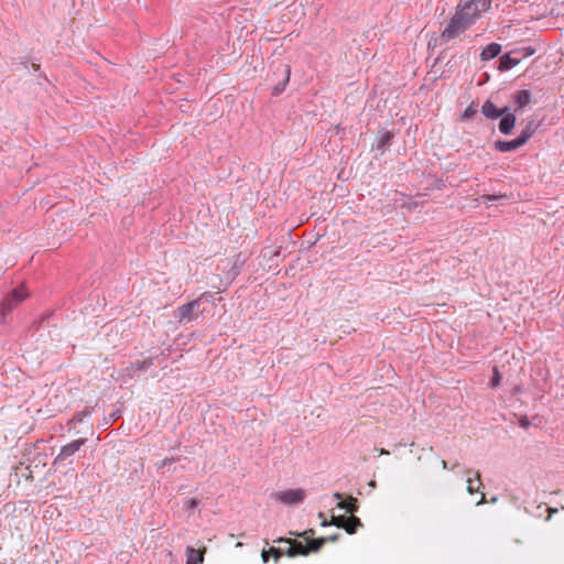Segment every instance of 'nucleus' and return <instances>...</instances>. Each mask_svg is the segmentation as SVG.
<instances>
[{"label":"nucleus","mask_w":564,"mask_h":564,"mask_svg":"<svg viewBox=\"0 0 564 564\" xmlns=\"http://www.w3.org/2000/svg\"><path fill=\"white\" fill-rule=\"evenodd\" d=\"M492 0H460L455 8V13L442 31L440 37L443 42H449L467 29L479 18L481 12L490 9Z\"/></svg>","instance_id":"f257e3e1"},{"label":"nucleus","mask_w":564,"mask_h":564,"mask_svg":"<svg viewBox=\"0 0 564 564\" xmlns=\"http://www.w3.org/2000/svg\"><path fill=\"white\" fill-rule=\"evenodd\" d=\"M203 311L200 310V301L198 299L193 300L186 304L178 306L174 311V317L180 324H188L196 321Z\"/></svg>","instance_id":"f03ea898"},{"label":"nucleus","mask_w":564,"mask_h":564,"mask_svg":"<svg viewBox=\"0 0 564 564\" xmlns=\"http://www.w3.org/2000/svg\"><path fill=\"white\" fill-rule=\"evenodd\" d=\"M28 293L23 286L14 289L10 295H8L0 305V318L4 323L6 315L9 314L18 304L26 299Z\"/></svg>","instance_id":"7ed1b4c3"},{"label":"nucleus","mask_w":564,"mask_h":564,"mask_svg":"<svg viewBox=\"0 0 564 564\" xmlns=\"http://www.w3.org/2000/svg\"><path fill=\"white\" fill-rule=\"evenodd\" d=\"M330 523L336 525L337 528L345 529V531L349 534L355 533L357 528L361 527L360 519H358L355 516H351L349 518L345 516H333Z\"/></svg>","instance_id":"20e7f679"},{"label":"nucleus","mask_w":564,"mask_h":564,"mask_svg":"<svg viewBox=\"0 0 564 564\" xmlns=\"http://www.w3.org/2000/svg\"><path fill=\"white\" fill-rule=\"evenodd\" d=\"M87 442L86 438L75 440L66 445H64L58 455L55 458V464L66 460L68 457L73 456L75 453L79 451V448L85 445Z\"/></svg>","instance_id":"39448f33"},{"label":"nucleus","mask_w":564,"mask_h":564,"mask_svg":"<svg viewBox=\"0 0 564 564\" xmlns=\"http://www.w3.org/2000/svg\"><path fill=\"white\" fill-rule=\"evenodd\" d=\"M305 492L302 489H288L278 494V500L284 505H295L304 500Z\"/></svg>","instance_id":"423d86ee"},{"label":"nucleus","mask_w":564,"mask_h":564,"mask_svg":"<svg viewBox=\"0 0 564 564\" xmlns=\"http://www.w3.org/2000/svg\"><path fill=\"white\" fill-rule=\"evenodd\" d=\"M509 111L508 107L498 108L491 100H486L481 106V112L487 119H498Z\"/></svg>","instance_id":"0eeeda50"},{"label":"nucleus","mask_w":564,"mask_h":564,"mask_svg":"<svg viewBox=\"0 0 564 564\" xmlns=\"http://www.w3.org/2000/svg\"><path fill=\"white\" fill-rule=\"evenodd\" d=\"M334 498L338 500L337 508L350 514H354L358 510V500L356 498L350 497L348 501H344L340 492H335Z\"/></svg>","instance_id":"6e6552de"},{"label":"nucleus","mask_w":564,"mask_h":564,"mask_svg":"<svg viewBox=\"0 0 564 564\" xmlns=\"http://www.w3.org/2000/svg\"><path fill=\"white\" fill-rule=\"evenodd\" d=\"M153 365V359L148 358L141 361H135L123 369L126 376L133 377L137 371L150 368Z\"/></svg>","instance_id":"1a4fd4ad"},{"label":"nucleus","mask_w":564,"mask_h":564,"mask_svg":"<svg viewBox=\"0 0 564 564\" xmlns=\"http://www.w3.org/2000/svg\"><path fill=\"white\" fill-rule=\"evenodd\" d=\"M501 120L499 122V130L503 134L511 133L514 124H516V116L507 111V113L501 116Z\"/></svg>","instance_id":"9d476101"},{"label":"nucleus","mask_w":564,"mask_h":564,"mask_svg":"<svg viewBox=\"0 0 564 564\" xmlns=\"http://www.w3.org/2000/svg\"><path fill=\"white\" fill-rule=\"evenodd\" d=\"M392 137L393 134L390 131H380L373 143V148L382 154L390 144Z\"/></svg>","instance_id":"9b49d317"},{"label":"nucleus","mask_w":564,"mask_h":564,"mask_svg":"<svg viewBox=\"0 0 564 564\" xmlns=\"http://www.w3.org/2000/svg\"><path fill=\"white\" fill-rule=\"evenodd\" d=\"M205 550H196L192 546L186 547V564H202L204 562Z\"/></svg>","instance_id":"f8f14e48"},{"label":"nucleus","mask_w":564,"mask_h":564,"mask_svg":"<svg viewBox=\"0 0 564 564\" xmlns=\"http://www.w3.org/2000/svg\"><path fill=\"white\" fill-rule=\"evenodd\" d=\"M501 52V45L498 43H490L485 46L480 53V58L482 61H490L497 57Z\"/></svg>","instance_id":"ddd939ff"},{"label":"nucleus","mask_w":564,"mask_h":564,"mask_svg":"<svg viewBox=\"0 0 564 564\" xmlns=\"http://www.w3.org/2000/svg\"><path fill=\"white\" fill-rule=\"evenodd\" d=\"M520 147H522V144L518 138L514 140H510V141L499 140V141L495 142V149L500 152H511V151L517 150Z\"/></svg>","instance_id":"4468645a"},{"label":"nucleus","mask_w":564,"mask_h":564,"mask_svg":"<svg viewBox=\"0 0 564 564\" xmlns=\"http://www.w3.org/2000/svg\"><path fill=\"white\" fill-rule=\"evenodd\" d=\"M531 101V93L530 90L522 89L519 90L514 97V104L517 108L522 109L527 107Z\"/></svg>","instance_id":"2eb2a0df"},{"label":"nucleus","mask_w":564,"mask_h":564,"mask_svg":"<svg viewBox=\"0 0 564 564\" xmlns=\"http://www.w3.org/2000/svg\"><path fill=\"white\" fill-rule=\"evenodd\" d=\"M520 63V58H516L510 54H505L500 57V70H509L516 67Z\"/></svg>","instance_id":"dca6fc26"},{"label":"nucleus","mask_w":564,"mask_h":564,"mask_svg":"<svg viewBox=\"0 0 564 564\" xmlns=\"http://www.w3.org/2000/svg\"><path fill=\"white\" fill-rule=\"evenodd\" d=\"M473 477L477 480V481H480V474L479 471H474V470H468L467 471V482H468V486H467V491L469 494H474L476 491V489L474 488L473 486Z\"/></svg>","instance_id":"f3484780"},{"label":"nucleus","mask_w":564,"mask_h":564,"mask_svg":"<svg viewBox=\"0 0 564 564\" xmlns=\"http://www.w3.org/2000/svg\"><path fill=\"white\" fill-rule=\"evenodd\" d=\"M279 542H286L290 543L291 546L294 549V551H302L299 555H307L308 550L305 545H303L301 542H291L289 539H279Z\"/></svg>","instance_id":"a211bd4d"},{"label":"nucleus","mask_w":564,"mask_h":564,"mask_svg":"<svg viewBox=\"0 0 564 564\" xmlns=\"http://www.w3.org/2000/svg\"><path fill=\"white\" fill-rule=\"evenodd\" d=\"M289 78H290V69L286 67L284 69V82L282 84H278L273 87L272 94L274 96L280 95L285 89V85L289 82Z\"/></svg>","instance_id":"6ab92c4d"},{"label":"nucleus","mask_w":564,"mask_h":564,"mask_svg":"<svg viewBox=\"0 0 564 564\" xmlns=\"http://www.w3.org/2000/svg\"><path fill=\"white\" fill-rule=\"evenodd\" d=\"M325 542H326L325 538H318V539L311 540L306 546L308 550V553L317 552L324 545Z\"/></svg>","instance_id":"aec40b11"},{"label":"nucleus","mask_w":564,"mask_h":564,"mask_svg":"<svg viewBox=\"0 0 564 564\" xmlns=\"http://www.w3.org/2000/svg\"><path fill=\"white\" fill-rule=\"evenodd\" d=\"M532 134H533V129H532L531 124H528L521 131V133L519 134L518 139L521 142V144L524 145L528 142V140L532 137Z\"/></svg>","instance_id":"412c9836"},{"label":"nucleus","mask_w":564,"mask_h":564,"mask_svg":"<svg viewBox=\"0 0 564 564\" xmlns=\"http://www.w3.org/2000/svg\"><path fill=\"white\" fill-rule=\"evenodd\" d=\"M270 553L273 554L275 561H278L283 555L282 551L275 547H271L269 551H262L261 556L264 563L269 561Z\"/></svg>","instance_id":"4be33fe9"},{"label":"nucleus","mask_w":564,"mask_h":564,"mask_svg":"<svg viewBox=\"0 0 564 564\" xmlns=\"http://www.w3.org/2000/svg\"><path fill=\"white\" fill-rule=\"evenodd\" d=\"M494 375H492V378L490 380V387L491 388H497L499 384H500V381H501V375L498 370V367H494Z\"/></svg>","instance_id":"5701e85b"},{"label":"nucleus","mask_w":564,"mask_h":564,"mask_svg":"<svg viewBox=\"0 0 564 564\" xmlns=\"http://www.w3.org/2000/svg\"><path fill=\"white\" fill-rule=\"evenodd\" d=\"M476 112H477V109L473 105H469L464 110L462 117H463V119H468V118L473 117Z\"/></svg>","instance_id":"b1692460"},{"label":"nucleus","mask_w":564,"mask_h":564,"mask_svg":"<svg viewBox=\"0 0 564 564\" xmlns=\"http://www.w3.org/2000/svg\"><path fill=\"white\" fill-rule=\"evenodd\" d=\"M176 459L174 457H171V458H164L162 460H160L159 463H156V467L159 469L165 467L167 464H171L173 462H175Z\"/></svg>","instance_id":"393cba45"},{"label":"nucleus","mask_w":564,"mask_h":564,"mask_svg":"<svg viewBox=\"0 0 564 564\" xmlns=\"http://www.w3.org/2000/svg\"><path fill=\"white\" fill-rule=\"evenodd\" d=\"M198 505V501L195 498H191L186 501L187 510H194Z\"/></svg>","instance_id":"a878e982"},{"label":"nucleus","mask_w":564,"mask_h":564,"mask_svg":"<svg viewBox=\"0 0 564 564\" xmlns=\"http://www.w3.org/2000/svg\"><path fill=\"white\" fill-rule=\"evenodd\" d=\"M302 551H294V549L290 545V547L286 550L285 554L289 556V557H294L296 555H299Z\"/></svg>","instance_id":"bb28decb"},{"label":"nucleus","mask_w":564,"mask_h":564,"mask_svg":"<svg viewBox=\"0 0 564 564\" xmlns=\"http://www.w3.org/2000/svg\"><path fill=\"white\" fill-rule=\"evenodd\" d=\"M88 415V412H79L75 414L74 420L77 422H83L84 417Z\"/></svg>","instance_id":"cd10ccee"},{"label":"nucleus","mask_w":564,"mask_h":564,"mask_svg":"<svg viewBox=\"0 0 564 564\" xmlns=\"http://www.w3.org/2000/svg\"><path fill=\"white\" fill-rule=\"evenodd\" d=\"M505 197V195H501V196H497V195H487V196H484L485 200L486 202H494L498 198H502Z\"/></svg>","instance_id":"c85d7f7f"},{"label":"nucleus","mask_w":564,"mask_h":564,"mask_svg":"<svg viewBox=\"0 0 564 564\" xmlns=\"http://www.w3.org/2000/svg\"><path fill=\"white\" fill-rule=\"evenodd\" d=\"M529 424H530V423H529L528 419H525V417H524V419H521V420H520V425H521L522 427H528V426H529Z\"/></svg>","instance_id":"c756f323"},{"label":"nucleus","mask_w":564,"mask_h":564,"mask_svg":"<svg viewBox=\"0 0 564 564\" xmlns=\"http://www.w3.org/2000/svg\"><path fill=\"white\" fill-rule=\"evenodd\" d=\"M337 538H338V534H334V535H330V536L325 538V539H326V541H336Z\"/></svg>","instance_id":"7c9ffc66"},{"label":"nucleus","mask_w":564,"mask_h":564,"mask_svg":"<svg viewBox=\"0 0 564 564\" xmlns=\"http://www.w3.org/2000/svg\"><path fill=\"white\" fill-rule=\"evenodd\" d=\"M549 512H550V514H549V517H547V520L552 517V514H554L555 512H557V509L550 508V509H549Z\"/></svg>","instance_id":"2f4dec72"},{"label":"nucleus","mask_w":564,"mask_h":564,"mask_svg":"<svg viewBox=\"0 0 564 564\" xmlns=\"http://www.w3.org/2000/svg\"><path fill=\"white\" fill-rule=\"evenodd\" d=\"M527 56L532 55L534 53V50L531 47H527Z\"/></svg>","instance_id":"473e14b6"},{"label":"nucleus","mask_w":564,"mask_h":564,"mask_svg":"<svg viewBox=\"0 0 564 564\" xmlns=\"http://www.w3.org/2000/svg\"><path fill=\"white\" fill-rule=\"evenodd\" d=\"M442 467H443L444 469H447V463H446L445 460H442Z\"/></svg>","instance_id":"72a5a7b5"},{"label":"nucleus","mask_w":564,"mask_h":564,"mask_svg":"<svg viewBox=\"0 0 564 564\" xmlns=\"http://www.w3.org/2000/svg\"><path fill=\"white\" fill-rule=\"evenodd\" d=\"M484 500H485V496L482 495V496H481V499L478 501V503H477V505H481V503L484 502Z\"/></svg>","instance_id":"f704fd0d"},{"label":"nucleus","mask_w":564,"mask_h":564,"mask_svg":"<svg viewBox=\"0 0 564 564\" xmlns=\"http://www.w3.org/2000/svg\"><path fill=\"white\" fill-rule=\"evenodd\" d=\"M328 524H329V523H328L326 520H323L322 525L326 527V525H328Z\"/></svg>","instance_id":"c9c22d12"},{"label":"nucleus","mask_w":564,"mask_h":564,"mask_svg":"<svg viewBox=\"0 0 564 564\" xmlns=\"http://www.w3.org/2000/svg\"><path fill=\"white\" fill-rule=\"evenodd\" d=\"M369 486L375 487L376 482L372 480V481H370Z\"/></svg>","instance_id":"e433bc0d"},{"label":"nucleus","mask_w":564,"mask_h":564,"mask_svg":"<svg viewBox=\"0 0 564 564\" xmlns=\"http://www.w3.org/2000/svg\"><path fill=\"white\" fill-rule=\"evenodd\" d=\"M307 533H311V534H312V533H313V530H310V531L304 532V533H303V535H306Z\"/></svg>","instance_id":"4c0bfd02"},{"label":"nucleus","mask_w":564,"mask_h":564,"mask_svg":"<svg viewBox=\"0 0 564 564\" xmlns=\"http://www.w3.org/2000/svg\"><path fill=\"white\" fill-rule=\"evenodd\" d=\"M381 454H388V452L384 449H381Z\"/></svg>","instance_id":"58836bf2"}]
</instances>
